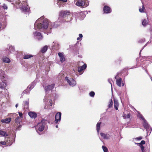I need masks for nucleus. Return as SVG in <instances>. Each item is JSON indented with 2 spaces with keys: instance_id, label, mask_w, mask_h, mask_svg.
<instances>
[{
  "instance_id": "nucleus-1",
  "label": "nucleus",
  "mask_w": 152,
  "mask_h": 152,
  "mask_svg": "<svg viewBox=\"0 0 152 152\" xmlns=\"http://www.w3.org/2000/svg\"><path fill=\"white\" fill-rule=\"evenodd\" d=\"M44 16H42L36 20L34 24V29L35 30L38 29L48 35L51 33L52 28H56L58 26L56 25V22L52 23L47 19H44Z\"/></svg>"
},
{
  "instance_id": "nucleus-2",
  "label": "nucleus",
  "mask_w": 152,
  "mask_h": 152,
  "mask_svg": "<svg viewBox=\"0 0 152 152\" xmlns=\"http://www.w3.org/2000/svg\"><path fill=\"white\" fill-rule=\"evenodd\" d=\"M72 16L70 12L67 11H61L60 12L59 18L57 22H69L72 18Z\"/></svg>"
},
{
  "instance_id": "nucleus-3",
  "label": "nucleus",
  "mask_w": 152,
  "mask_h": 152,
  "mask_svg": "<svg viewBox=\"0 0 152 152\" xmlns=\"http://www.w3.org/2000/svg\"><path fill=\"white\" fill-rule=\"evenodd\" d=\"M0 88L1 89H5L7 86L6 82V75L5 72L0 69Z\"/></svg>"
},
{
  "instance_id": "nucleus-4",
  "label": "nucleus",
  "mask_w": 152,
  "mask_h": 152,
  "mask_svg": "<svg viewBox=\"0 0 152 152\" xmlns=\"http://www.w3.org/2000/svg\"><path fill=\"white\" fill-rule=\"evenodd\" d=\"M76 2V5L78 7H85L89 5V2L87 0H74Z\"/></svg>"
},
{
  "instance_id": "nucleus-5",
  "label": "nucleus",
  "mask_w": 152,
  "mask_h": 152,
  "mask_svg": "<svg viewBox=\"0 0 152 152\" xmlns=\"http://www.w3.org/2000/svg\"><path fill=\"white\" fill-rule=\"evenodd\" d=\"M142 125L147 132V136L149 135L152 131V128L150 125L146 120L143 121Z\"/></svg>"
},
{
  "instance_id": "nucleus-6",
  "label": "nucleus",
  "mask_w": 152,
  "mask_h": 152,
  "mask_svg": "<svg viewBox=\"0 0 152 152\" xmlns=\"http://www.w3.org/2000/svg\"><path fill=\"white\" fill-rule=\"evenodd\" d=\"M22 6L20 8L22 12L26 14H29L30 8L26 2L22 3Z\"/></svg>"
},
{
  "instance_id": "nucleus-7",
  "label": "nucleus",
  "mask_w": 152,
  "mask_h": 152,
  "mask_svg": "<svg viewBox=\"0 0 152 152\" xmlns=\"http://www.w3.org/2000/svg\"><path fill=\"white\" fill-rule=\"evenodd\" d=\"M33 34L34 38L38 41H41L43 39V36L40 32L38 31H36L35 32H34Z\"/></svg>"
},
{
  "instance_id": "nucleus-8",
  "label": "nucleus",
  "mask_w": 152,
  "mask_h": 152,
  "mask_svg": "<svg viewBox=\"0 0 152 152\" xmlns=\"http://www.w3.org/2000/svg\"><path fill=\"white\" fill-rule=\"evenodd\" d=\"M65 80H66L69 85L72 87L75 86L76 84L75 80L72 78L69 79L67 77H65Z\"/></svg>"
},
{
  "instance_id": "nucleus-9",
  "label": "nucleus",
  "mask_w": 152,
  "mask_h": 152,
  "mask_svg": "<svg viewBox=\"0 0 152 152\" xmlns=\"http://www.w3.org/2000/svg\"><path fill=\"white\" fill-rule=\"evenodd\" d=\"M15 137H7L5 140L6 141V144L8 146H10L12 144L15 142Z\"/></svg>"
},
{
  "instance_id": "nucleus-10",
  "label": "nucleus",
  "mask_w": 152,
  "mask_h": 152,
  "mask_svg": "<svg viewBox=\"0 0 152 152\" xmlns=\"http://www.w3.org/2000/svg\"><path fill=\"white\" fill-rule=\"evenodd\" d=\"M103 11L104 13L110 14L112 12V9L110 7L105 5L103 7Z\"/></svg>"
},
{
  "instance_id": "nucleus-11",
  "label": "nucleus",
  "mask_w": 152,
  "mask_h": 152,
  "mask_svg": "<svg viewBox=\"0 0 152 152\" xmlns=\"http://www.w3.org/2000/svg\"><path fill=\"white\" fill-rule=\"evenodd\" d=\"M61 113L60 112H58L55 115V123L57 124L60 121L61 119Z\"/></svg>"
},
{
  "instance_id": "nucleus-12",
  "label": "nucleus",
  "mask_w": 152,
  "mask_h": 152,
  "mask_svg": "<svg viewBox=\"0 0 152 152\" xmlns=\"http://www.w3.org/2000/svg\"><path fill=\"white\" fill-rule=\"evenodd\" d=\"M5 50L6 51L8 52V53H13L15 50L14 47L10 45H8Z\"/></svg>"
},
{
  "instance_id": "nucleus-13",
  "label": "nucleus",
  "mask_w": 152,
  "mask_h": 152,
  "mask_svg": "<svg viewBox=\"0 0 152 152\" xmlns=\"http://www.w3.org/2000/svg\"><path fill=\"white\" fill-rule=\"evenodd\" d=\"M55 84H53L47 86H45L44 85L43 86L44 88L45 89V90L46 92L47 91H50L52 90L53 88L54 87Z\"/></svg>"
},
{
  "instance_id": "nucleus-14",
  "label": "nucleus",
  "mask_w": 152,
  "mask_h": 152,
  "mask_svg": "<svg viewBox=\"0 0 152 152\" xmlns=\"http://www.w3.org/2000/svg\"><path fill=\"white\" fill-rule=\"evenodd\" d=\"M28 115L31 118L35 119L37 117V113L35 112L32 111H30L28 113Z\"/></svg>"
},
{
  "instance_id": "nucleus-15",
  "label": "nucleus",
  "mask_w": 152,
  "mask_h": 152,
  "mask_svg": "<svg viewBox=\"0 0 152 152\" xmlns=\"http://www.w3.org/2000/svg\"><path fill=\"white\" fill-rule=\"evenodd\" d=\"M100 134L101 136L104 139H109L110 138V136L109 134H105L102 132L100 133Z\"/></svg>"
},
{
  "instance_id": "nucleus-16",
  "label": "nucleus",
  "mask_w": 152,
  "mask_h": 152,
  "mask_svg": "<svg viewBox=\"0 0 152 152\" xmlns=\"http://www.w3.org/2000/svg\"><path fill=\"white\" fill-rule=\"evenodd\" d=\"M58 55L60 58V61L61 63H63L65 61V58L62 53L59 52L58 53Z\"/></svg>"
},
{
  "instance_id": "nucleus-17",
  "label": "nucleus",
  "mask_w": 152,
  "mask_h": 152,
  "mask_svg": "<svg viewBox=\"0 0 152 152\" xmlns=\"http://www.w3.org/2000/svg\"><path fill=\"white\" fill-rule=\"evenodd\" d=\"M87 68V65L86 64H84L82 66L79 67L78 69V72H80L82 71L85 69Z\"/></svg>"
},
{
  "instance_id": "nucleus-18",
  "label": "nucleus",
  "mask_w": 152,
  "mask_h": 152,
  "mask_svg": "<svg viewBox=\"0 0 152 152\" xmlns=\"http://www.w3.org/2000/svg\"><path fill=\"white\" fill-rule=\"evenodd\" d=\"M48 122V123L50 124V121H48L47 119H45V118H43L41 121L40 123L39 124L40 125L44 126H45V125L47 124V122Z\"/></svg>"
},
{
  "instance_id": "nucleus-19",
  "label": "nucleus",
  "mask_w": 152,
  "mask_h": 152,
  "mask_svg": "<svg viewBox=\"0 0 152 152\" xmlns=\"http://www.w3.org/2000/svg\"><path fill=\"white\" fill-rule=\"evenodd\" d=\"M11 121V118H7L5 119H2L1 121V122L2 123H9Z\"/></svg>"
},
{
  "instance_id": "nucleus-20",
  "label": "nucleus",
  "mask_w": 152,
  "mask_h": 152,
  "mask_svg": "<svg viewBox=\"0 0 152 152\" xmlns=\"http://www.w3.org/2000/svg\"><path fill=\"white\" fill-rule=\"evenodd\" d=\"M36 83L34 80L28 86V88H29V89L31 90L34 88V86L36 85Z\"/></svg>"
},
{
  "instance_id": "nucleus-21",
  "label": "nucleus",
  "mask_w": 152,
  "mask_h": 152,
  "mask_svg": "<svg viewBox=\"0 0 152 152\" xmlns=\"http://www.w3.org/2000/svg\"><path fill=\"white\" fill-rule=\"evenodd\" d=\"M114 107L116 110H118V107L119 106V103L118 101L116 99H114Z\"/></svg>"
},
{
  "instance_id": "nucleus-22",
  "label": "nucleus",
  "mask_w": 152,
  "mask_h": 152,
  "mask_svg": "<svg viewBox=\"0 0 152 152\" xmlns=\"http://www.w3.org/2000/svg\"><path fill=\"white\" fill-rule=\"evenodd\" d=\"M48 46L47 45H45L42 48L41 50V51L42 53H45L47 51L48 49Z\"/></svg>"
},
{
  "instance_id": "nucleus-23",
  "label": "nucleus",
  "mask_w": 152,
  "mask_h": 152,
  "mask_svg": "<svg viewBox=\"0 0 152 152\" xmlns=\"http://www.w3.org/2000/svg\"><path fill=\"white\" fill-rule=\"evenodd\" d=\"M131 115L130 113H128L127 115L125 113H123L122 115L124 119H130Z\"/></svg>"
},
{
  "instance_id": "nucleus-24",
  "label": "nucleus",
  "mask_w": 152,
  "mask_h": 152,
  "mask_svg": "<svg viewBox=\"0 0 152 152\" xmlns=\"http://www.w3.org/2000/svg\"><path fill=\"white\" fill-rule=\"evenodd\" d=\"M2 61L4 62L7 63H9L10 62V59L6 57H4L2 58Z\"/></svg>"
},
{
  "instance_id": "nucleus-25",
  "label": "nucleus",
  "mask_w": 152,
  "mask_h": 152,
  "mask_svg": "<svg viewBox=\"0 0 152 152\" xmlns=\"http://www.w3.org/2000/svg\"><path fill=\"white\" fill-rule=\"evenodd\" d=\"M101 122H98L96 125V130L97 132L99 134V130L100 129V126L101 124Z\"/></svg>"
},
{
  "instance_id": "nucleus-26",
  "label": "nucleus",
  "mask_w": 152,
  "mask_h": 152,
  "mask_svg": "<svg viewBox=\"0 0 152 152\" xmlns=\"http://www.w3.org/2000/svg\"><path fill=\"white\" fill-rule=\"evenodd\" d=\"M0 135L4 137H7L8 134L5 132L0 130Z\"/></svg>"
},
{
  "instance_id": "nucleus-27",
  "label": "nucleus",
  "mask_w": 152,
  "mask_h": 152,
  "mask_svg": "<svg viewBox=\"0 0 152 152\" xmlns=\"http://www.w3.org/2000/svg\"><path fill=\"white\" fill-rule=\"evenodd\" d=\"M122 79L121 78H120L116 80L117 85L119 87L121 86Z\"/></svg>"
},
{
  "instance_id": "nucleus-28",
  "label": "nucleus",
  "mask_w": 152,
  "mask_h": 152,
  "mask_svg": "<svg viewBox=\"0 0 152 152\" xmlns=\"http://www.w3.org/2000/svg\"><path fill=\"white\" fill-rule=\"evenodd\" d=\"M33 56V55L31 54H27L24 56L23 58L24 59H28L32 57Z\"/></svg>"
},
{
  "instance_id": "nucleus-29",
  "label": "nucleus",
  "mask_w": 152,
  "mask_h": 152,
  "mask_svg": "<svg viewBox=\"0 0 152 152\" xmlns=\"http://www.w3.org/2000/svg\"><path fill=\"white\" fill-rule=\"evenodd\" d=\"M138 117L143 120V121H145V120H146L140 112H138Z\"/></svg>"
},
{
  "instance_id": "nucleus-30",
  "label": "nucleus",
  "mask_w": 152,
  "mask_h": 152,
  "mask_svg": "<svg viewBox=\"0 0 152 152\" xmlns=\"http://www.w3.org/2000/svg\"><path fill=\"white\" fill-rule=\"evenodd\" d=\"M88 13V12L87 11H85L84 12H81L80 14V15L82 16V19H83L86 16V14Z\"/></svg>"
},
{
  "instance_id": "nucleus-31",
  "label": "nucleus",
  "mask_w": 152,
  "mask_h": 152,
  "mask_svg": "<svg viewBox=\"0 0 152 152\" xmlns=\"http://www.w3.org/2000/svg\"><path fill=\"white\" fill-rule=\"evenodd\" d=\"M44 126L39 124V127L38 128V130L40 132L42 131L45 128Z\"/></svg>"
},
{
  "instance_id": "nucleus-32",
  "label": "nucleus",
  "mask_w": 152,
  "mask_h": 152,
  "mask_svg": "<svg viewBox=\"0 0 152 152\" xmlns=\"http://www.w3.org/2000/svg\"><path fill=\"white\" fill-rule=\"evenodd\" d=\"M148 24V22L146 19H144L142 22V24L144 26H145Z\"/></svg>"
},
{
  "instance_id": "nucleus-33",
  "label": "nucleus",
  "mask_w": 152,
  "mask_h": 152,
  "mask_svg": "<svg viewBox=\"0 0 152 152\" xmlns=\"http://www.w3.org/2000/svg\"><path fill=\"white\" fill-rule=\"evenodd\" d=\"M113 102L112 99H111L109 102V104L108 105V108H111L113 105Z\"/></svg>"
},
{
  "instance_id": "nucleus-34",
  "label": "nucleus",
  "mask_w": 152,
  "mask_h": 152,
  "mask_svg": "<svg viewBox=\"0 0 152 152\" xmlns=\"http://www.w3.org/2000/svg\"><path fill=\"white\" fill-rule=\"evenodd\" d=\"M31 90L29 89V88H28V87H27V88L26 90H24L23 93H24L26 94H28L30 92Z\"/></svg>"
},
{
  "instance_id": "nucleus-35",
  "label": "nucleus",
  "mask_w": 152,
  "mask_h": 152,
  "mask_svg": "<svg viewBox=\"0 0 152 152\" xmlns=\"http://www.w3.org/2000/svg\"><path fill=\"white\" fill-rule=\"evenodd\" d=\"M15 122L16 123H20V117L19 116H18L15 120Z\"/></svg>"
},
{
  "instance_id": "nucleus-36",
  "label": "nucleus",
  "mask_w": 152,
  "mask_h": 152,
  "mask_svg": "<svg viewBox=\"0 0 152 152\" xmlns=\"http://www.w3.org/2000/svg\"><path fill=\"white\" fill-rule=\"evenodd\" d=\"M102 148L104 151V152H108V149L105 146L102 145Z\"/></svg>"
},
{
  "instance_id": "nucleus-37",
  "label": "nucleus",
  "mask_w": 152,
  "mask_h": 152,
  "mask_svg": "<svg viewBox=\"0 0 152 152\" xmlns=\"http://www.w3.org/2000/svg\"><path fill=\"white\" fill-rule=\"evenodd\" d=\"M2 7L4 10H7L8 9V7L7 5L5 4H4L2 5Z\"/></svg>"
},
{
  "instance_id": "nucleus-38",
  "label": "nucleus",
  "mask_w": 152,
  "mask_h": 152,
  "mask_svg": "<svg viewBox=\"0 0 152 152\" xmlns=\"http://www.w3.org/2000/svg\"><path fill=\"white\" fill-rule=\"evenodd\" d=\"M95 94L94 92L93 91H91L89 93L90 96L92 97H94V96Z\"/></svg>"
},
{
  "instance_id": "nucleus-39",
  "label": "nucleus",
  "mask_w": 152,
  "mask_h": 152,
  "mask_svg": "<svg viewBox=\"0 0 152 152\" xmlns=\"http://www.w3.org/2000/svg\"><path fill=\"white\" fill-rule=\"evenodd\" d=\"M67 0H57V1L58 3H59L60 2L62 3L66 2H67Z\"/></svg>"
},
{
  "instance_id": "nucleus-40",
  "label": "nucleus",
  "mask_w": 152,
  "mask_h": 152,
  "mask_svg": "<svg viewBox=\"0 0 152 152\" xmlns=\"http://www.w3.org/2000/svg\"><path fill=\"white\" fill-rule=\"evenodd\" d=\"M149 43V42H147L145 44V45H144L143 47L142 48V49L140 50V53H139V55L140 56V54H141V52L142 51V50L143 49V48L145 47L148 44V43Z\"/></svg>"
},
{
  "instance_id": "nucleus-41",
  "label": "nucleus",
  "mask_w": 152,
  "mask_h": 152,
  "mask_svg": "<svg viewBox=\"0 0 152 152\" xmlns=\"http://www.w3.org/2000/svg\"><path fill=\"white\" fill-rule=\"evenodd\" d=\"M145 41V38L142 39H140L138 41V42L140 43H142Z\"/></svg>"
},
{
  "instance_id": "nucleus-42",
  "label": "nucleus",
  "mask_w": 152,
  "mask_h": 152,
  "mask_svg": "<svg viewBox=\"0 0 152 152\" xmlns=\"http://www.w3.org/2000/svg\"><path fill=\"white\" fill-rule=\"evenodd\" d=\"M106 112H105L103 113L101 115V118L100 119H102L103 117H104L106 115Z\"/></svg>"
},
{
  "instance_id": "nucleus-43",
  "label": "nucleus",
  "mask_w": 152,
  "mask_h": 152,
  "mask_svg": "<svg viewBox=\"0 0 152 152\" xmlns=\"http://www.w3.org/2000/svg\"><path fill=\"white\" fill-rule=\"evenodd\" d=\"M26 108H28L29 105V102L28 101H26L24 102Z\"/></svg>"
},
{
  "instance_id": "nucleus-44",
  "label": "nucleus",
  "mask_w": 152,
  "mask_h": 152,
  "mask_svg": "<svg viewBox=\"0 0 152 152\" xmlns=\"http://www.w3.org/2000/svg\"><path fill=\"white\" fill-rule=\"evenodd\" d=\"M120 74V72H117V74L116 75V76H115V79H116V80H118V78L119 77V74Z\"/></svg>"
},
{
  "instance_id": "nucleus-45",
  "label": "nucleus",
  "mask_w": 152,
  "mask_h": 152,
  "mask_svg": "<svg viewBox=\"0 0 152 152\" xmlns=\"http://www.w3.org/2000/svg\"><path fill=\"white\" fill-rule=\"evenodd\" d=\"M108 82L111 84V88L112 89V83H111L112 80L110 79H109L108 80Z\"/></svg>"
},
{
  "instance_id": "nucleus-46",
  "label": "nucleus",
  "mask_w": 152,
  "mask_h": 152,
  "mask_svg": "<svg viewBox=\"0 0 152 152\" xmlns=\"http://www.w3.org/2000/svg\"><path fill=\"white\" fill-rule=\"evenodd\" d=\"M142 137L140 136L139 137H137L135 138V139L137 140H142Z\"/></svg>"
},
{
  "instance_id": "nucleus-47",
  "label": "nucleus",
  "mask_w": 152,
  "mask_h": 152,
  "mask_svg": "<svg viewBox=\"0 0 152 152\" xmlns=\"http://www.w3.org/2000/svg\"><path fill=\"white\" fill-rule=\"evenodd\" d=\"M0 144L2 145H5L6 144V141H0Z\"/></svg>"
},
{
  "instance_id": "nucleus-48",
  "label": "nucleus",
  "mask_w": 152,
  "mask_h": 152,
  "mask_svg": "<svg viewBox=\"0 0 152 152\" xmlns=\"http://www.w3.org/2000/svg\"><path fill=\"white\" fill-rule=\"evenodd\" d=\"M122 58L121 57H120L118 58L117 60L119 61V63H121V61H122Z\"/></svg>"
},
{
  "instance_id": "nucleus-49",
  "label": "nucleus",
  "mask_w": 152,
  "mask_h": 152,
  "mask_svg": "<svg viewBox=\"0 0 152 152\" xmlns=\"http://www.w3.org/2000/svg\"><path fill=\"white\" fill-rule=\"evenodd\" d=\"M22 127V125L20 124L18 126L17 129L18 130H20V128H21Z\"/></svg>"
},
{
  "instance_id": "nucleus-50",
  "label": "nucleus",
  "mask_w": 152,
  "mask_h": 152,
  "mask_svg": "<svg viewBox=\"0 0 152 152\" xmlns=\"http://www.w3.org/2000/svg\"><path fill=\"white\" fill-rule=\"evenodd\" d=\"M79 38L81 39L80 40H81L82 39V38L83 37L82 34H79Z\"/></svg>"
},
{
  "instance_id": "nucleus-51",
  "label": "nucleus",
  "mask_w": 152,
  "mask_h": 152,
  "mask_svg": "<svg viewBox=\"0 0 152 152\" xmlns=\"http://www.w3.org/2000/svg\"><path fill=\"white\" fill-rule=\"evenodd\" d=\"M142 152H145V148L144 147L141 148Z\"/></svg>"
},
{
  "instance_id": "nucleus-52",
  "label": "nucleus",
  "mask_w": 152,
  "mask_h": 152,
  "mask_svg": "<svg viewBox=\"0 0 152 152\" xmlns=\"http://www.w3.org/2000/svg\"><path fill=\"white\" fill-rule=\"evenodd\" d=\"M18 113L20 117L21 118L23 115V114L21 112H19Z\"/></svg>"
},
{
  "instance_id": "nucleus-53",
  "label": "nucleus",
  "mask_w": 152,
  "mask_h": 152,
  "mask_svg": "<svg viewBox=\"0 0 152 152\" xmlns=\"http://www.w3.org/2000/svg\"><path fill=\"white\" fill-rule=\"evenodd\" d=\"M144 10H143V9H142V8H139V11L141 12H143V11H144Z\"/></svg>"
},
{
  "instance_id": "nucleus-54",
  "label": "nucleus",
  "mask_w": 152,
  "mask_h": 152,
  "mask_svg": "<svg viewBox=\"0 0 152 152\" xmlns=\"http://www.w3.org/2000/svg\"><path fill=\"white\" fill-rule=\"evenodd\" d=\"M140 143L142 145H144L145 144V141L144 140H142Z\"/></svg>"
},
{
  "instance_id": "nucleus-55",
  "label": "nucleus",
  "mask_w": 152,
  "mask_h": 152,
  "mask_svg": "<svg viewBox=\"0 0 152 152\" xmlns=\"http://www.w3.org/2000/svg\"><path fill=\"white\" fill-rule=\"evenodd\" d=\"M139 145L140 148L144 147L143 146V145L141 144L140 143H139Z\"/></svg>"
},
{
  "instance_id": "nucleus-56",
  "label": "nucleus",
  "mask_w": 152,
  "mask_h": 152,
  "mask_svg": "<svg viewBox=\"0 0 152 152\" xmlns=\"http://www.w3.org/2000/svg\"><path fill=\"white\" fill-rule=\"evenodd\" d=\"M57 4L59 6V7H60L61 6V5H62L63 4V3H62V2H60V3H58L57 2Z\"/></svg>"
},
{
  "instance_id": "nucleus-57",
  "label": "nucleus",
  "mask_w": 152,
  "mask_h": 152,
  "mask_svg": "<svg viewBox=\"0 0 152 152\" xmlns=\"http://www.w3.org/2000/svg\"><path fill=\"white\" fill-rule=\"evenodd\" d=\"M78 57L80 58H82V56L81 55H78Z\"/></svg>"
},
{
  "instance_id": "nucleus-58",
  "label": "nucleus",
  "mask_w": 152,
  "mask_h": 152,
  "mask_svg": "<svg viewBox=\"0 0 152 152\" xmlns=\"http://www.w3.org/2000/svg\"><path fill=\"white\" fill-rule=\"evenodd\" d=\"M80 38H79V37H78L77 39V40H80Z\"/></svg>"
},
{
  "instance_id": "nucleus-59",
  "label": "nucleus",
  "mask_w": 152,
  "mask_h": 152,
  "mask_svg": "<svg viewBox=\"0 0 152 152\" xmlns=\"http://www.w3.org/2000/svg\"><path fill=\"white\" fill-rule=\"evenodd\" d=\"M142 8L143 9V10H144V9H145V7L143 5L142 6Z\"/></svg>"
},
{
  "instance_id": "nucleus-60",
  "label": "nucleus",
  "mask_w": 152,
  "mask_h": 152,
  "mask_svg": "<svg viewBox=\"0 0 152 152\" xmlns=\"http://www.w3.org/2000/svg\"><path fill=\"white\" fill-rule=\"evenodd\" d=\"M44 108L45 109H47L48 108V107H47L46 106H45L44 107Z\"/></svg>"
},
{
  "instance_id": "nucleus-61",
  "label": "nucleus",
  "mask_w": 152,
  "mask_h": 152,
  "mask_svg": "<svg viewBox=\"0 0 152 152\" xmlns=\"http://www.w3.org/2000/svg\"><path fill=\"white\" fill-rule=\"evenodd\" d=\"M18 104H16V105H15V107H18Z\"/></svg>"
},
{
  "instance_id": "nucleus-62",
  "label": "nucleus",
  "mask_w": 152,
  "mask_h": 152,
  "mask_svg": "<svg viewBox=\"0 0 152 152\" xmlns=\"http://www.w3.org/2000/svg\"><path fill=\"white\" fill-rule=\"evenodd\" d=\"M1 23H0V29H1Z\"/></svg>"
},
{
  "instance_id": "nucleus-63",
  "label": "nucleus",
  "mask_w": 152,
  "mask_h": 152,
  "mask_svg": "<svg viewBox=\"0 0 152 152\" xmlns=\"http://www.w3.org/2000/svg\"><path fill=\"white\" fill-rule=\"evenodd\" d=\"M134 143L135 145H139V143H138L135 142Z\"/></svg>"
},
{
  "instance_id": "nucleus-64",
  "label": "nucleus",
  "mask_w": 152,
  "mask_h": 152,
  "mask_svg": "<svg viewBox=\"0 0 152 152\" xmlns=\"http://www.w3.org/2000/svg\"><path fill=\"white\" fill-rule=\"evenodd\" d=\"M124 83H122V86H124Z\"/></svg>"
}]
</instances>
